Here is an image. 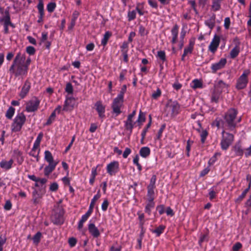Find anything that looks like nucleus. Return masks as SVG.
<instances>
[{
	"instance_id": "obj_46",
	"label": "nucleus",
	"mask_w": 251,
	"mask_h": 251,
	"mask_svg": "<svg viewBox=\"0 0 251 251\" xmlns=\"http://www.w3.org/2000/svg\"><path fill=\"white\" fill-rule=\"evenodd\" d=\"M56 7V4L55 2H50L47 5V10L48 12L51 13L52 12Z\"/></svg>"
},
{
	"instance_id": "obj_49",
	"label": "nucleus",
	"mask_w": 251,
	"mask_h": 251,
	"mask_svg": "<svg viewBox=\"0 0 251 251\" xmlns=\"http://www.w3.org/2000/svg\"><path fill=\"white\" fill-rule=\"evenodd\" d=\"M157 56L163 62L166 60L165 53L164 51H158L157 52Z\"/></svg>"
},
{
	"instance_id": "obj_38",
	"label": "nucleus",
	"mask_w": 251,
	"mask_h": 251,
	"mask_svg": "<svg viewBox=\"0 0 251 251\" xmlns=\"http://www.w3.org/2000/svg\"><path fill=\"white\" fill-rule=\"evenodd\" d=\"M41 236H42V234L40 232H37L36 233V234L34 235L32 238L33 243L34 244H35L36 245H37L40 241Z\"/></svg>"
},
{
	"instance_id": "obj_45",
	"label": "nucleus",
	"mask_w": 251,
	"mask_h": 251,
	"mask_svg": "<svg viewBox=\"0 0 251 251\" xmlns=\"http://www.w3.org/2000/svg\"><path fill=\"white\" fill-rule=\"evenodd\" d=\"M161 94V90L159 88H157L156 91H154L151 97L154 99H158Z\"/></svg>"
},
{
	"instance_id": "obj_1",
	"label": "nucleus",
	"mask_w": 251,
	"mask_h": 251,
	"mask_svg": "<svg viewBox=\"0 0 251 251\" xmlns=\"http://www.w3.org/2000/svg\"><path fill=\"white\" fill-rule=\"evenodd\" d=\"M25 54H22L21 52L17 54L12 65L10 66L9 71L12 75H14L16 77L19 75H24L27 74V65H25Z\"/></svg>"
},
{
	"instance_id": "obj_31",
	"label": "nucleus",
	"mask_w": 251,
	"mask_h": 251,
	"mask_svg": "<svg viewBox=\"0 0 251 251\" xmlns=\"http://www.w3.org/2000/svg\"><path fill=\"white\" fill-rule=\"evenodd\" d=\"M148 201V203L145 207V212L150 215L151 214V209L154 206V202L153 201Z\"/></svg>"
},
{
	"instance_id": "obj_29",
	"label": "nucleus",
	"mask_w": 251,
	"mask_h": 251,
	"mask_svg": "<svg viewBox=\"0 0 251 251\" xmlns=\"http://www.w3.org/2000/svg\"><path fill=\"white\" fill-rule=\"evenodd\" d=\"M223 0H213L212 4V9L214 11L219 10L221 8V3Z\"/></svg>"
},
{
	"instance_id": "obj_13",
	"label": "nucleus",
	"mask_w": 251,
	"mask_h": 251,
	"mask_svg": "<svg viewBox=\"0 0 251 251\" xmlns=\"http://www.w3.org/2000/svg\"><path fill=\"white\" fill-rule=\"evenodd\" d=\"M96 109L99 114L100 118H103L105 117V107L102 103L101 101H98L95 104Z\"/></svg>"
},
{
	"instance_id": "obj_48",
	"label": "nucleus",
	"mask_w": 251,
	"mask_h": 251,
	"mask_svg": "<svg viewBox=\"0 0 251 251\" xmlns=\"http://www.w3.org/2000/svg\"><path fill=\"white\" fill-rule=\"evenodd\" d=\"M16 154L17 156V161L19 164H21L24 161V157L22 156V153L21 151H18L16 152Z\"/></svg>"
},
{
	"instance_id": "obj_51",
	"label": "nucleus",
	"mask_w": 251,
	"mask_h": 251,
	"mask_svg": "<svg viewBox=\"0 0 251 251\" xmlns=\"http://www.w3.org/2000/svg\"><path fill=\"white\" fill-rule=\"evenodd\" d=\"M128 42H123L121 46V51L122 52H128Z\"/></svg>"
},
{
	"instance_id": "obj_55",
	"label": "nucleus",
	"mask_w": 251,
	"mask_h": 251,
	"mask_svg": "<svg viewBox=\"0 0 251 251\" xmlns=\"http://www.w3.org/2000/svg\"><path fill=\"white\" fill-rule=\"evenodd\" d=\"M126 85H124L121 89L120 93L117 96L124 99V96L125 93L126 92Z\"/></svg>"
},
{
	"instance_id": "obj_44",
	"label": "nucleus",
	"mask_w": 251,
	"mask_h": 251,
	"mask_svg": "<svg viewBox=\"0 0 251 251\" xmlns=\"http://www.w3.org/2000/svg\"><path fill=\"white\" fill-rule=\"evenodd\" d=\"M40 152V149L38 151H31L29 152V155L36 158V161L38 162L39 160V154Z\"/></svg>"
},
{
	"instance_id": "obj_41",
	"label": "nucleus",
	"mask_w": 251,
	"mask_h": 251,
	"mask_svg": "<svg viewBox=\"0 0 251 251\" xmlns=\"http://www.w3.org/2000/svg\"><path fill=\"white\" fill-rule=\"evenodd\" d=\"M100 197V190L98 192L97 194L95 195L92 199L90 205L94 207L96 201Z\"/></svg>"
},
{
	"instance_id": "obj_57",
	"label": "nucleus",
	"mask_w": 251,
	"mask_h": 251,
	"mask_svg": "<svg viewBox=\"0 0 251 251\" xmlns=\"http://www.w3.org/2000/svg\"><path fill=\"white\" fill-rule=\"evenodd\" d=\"M217 192L214 190V188H211L209 190V196L210 200L214 199L216 197Z\"/></svg>"
},
{
	"instance_id": "obj_40",
	"label": "nucleus",
	"mask_w": 251,
	"mask_h": 251,
	"mask_svg": "<svg viewBox=\"0 0 251 251\" xmlns=\"http://www.w3.org/2000/svg\"><path fill=\"white\" fill-rule=\"evenodd\" d=\"M249 188H246L242 193L241 195H240L238 198L235 201L236 202H240L245 197L247 193L248 192Z\"/></svg>"
},
{
	"instance_id": "obj_30",
	"label": "nucleus",
	"mask_w": 251,
	"mask_h": 251,
	"mask_svg": "<svg viewBox=\"0 0 251 251\" xmlns=\"http://www.w3.org/2000/svg\"><path fill=\"white\" fill-rule=\"evenodd\" d=\"M32 197L33 202L34 204H37L39 202V200L42 197V196L35 189L32 192Z\"/></svg>"
},
{
	"instance_id": "obj_47",
	"label": "nucleus",
	"mask_w": 251,
	"mask_h": 251,
	"mask_svg": "<svg viewBox=\"0 0 251 251\" xmlns=\"http://www.w3.org/2000/svg\"><path fill=\"white\" fill-rule=\"evenodd\" d=\"M55 117H56V114H55V112H53L51 114L50 116L46 125H50L52 123V122L54 120Z\"/></svg>"
},
{
	"instance_id": "obj_27",
	"label": "nucleus",
	"mask_w": 251,
	"mask_h": 251,
	"mask_svg": "<svg viewBox=\"0 0 251 251\" xmlns=\"http://www.w3.org/2000/svg\"><path fill=\"white\" fill-rule=\"evenodd\" d=\"M216 16L213 14L209 19L205 21V23L210 29H212L215 26V20Z\"/></svg>"
},
{
	"instance_id": "obj_20",
	"label": "nucleus",
	"mask_w": 251,
	"mask_h": 251,
	"mask_svg": "<svg viewBox=\"0 0 251 251\" xmlns=\"http://www.w3.org/2000/svg\"><path fill=\"white\" fill-rule=\"evenodd\" d=\"M240 51L239 43L237 44L231 50L229 54L230 57L234 59L236 57Z\"/></svg>"
},
{
	"instance_id": "obj_25",
	"label": "nucleus",
	"mask_w": 251,
	"mask_h": 251,
	"mask_svg": "<svg viewBox=\"0 0 251 251\" xmlns=\"http://www.w3.org/2000/svg\"><path fill=\"white\" fill-rule=\"evenodd\" d=\"M150 152L151 150L148 147H144L141 148L139 151L140 155L144 158H146L148 157L150 155Z\"/></svg>"
},
{
	"instance_id": "obj_56",
	"label": "nucleus",
	"mask_w": 251,
	"mask_h": 251,
	"mask_svg": "<svg viewBox=\"0 0 251 251\" xmlns=\"http://www.w3.org/2000/svg\"><path fill=\"white\" fill-rule=\"evenodd\" d=\"M26 51L27 53L30 55H33L35 52V50L34 47L32 46H28L26 47Z\"/></svg>"
},
{
	"instance_id": "obj_6",
	"label": "nucleus",
	"mask_w": 251,
	"mask_h": 251,
	"mask_svg": "<svg viewBox=\"0 0 251 251\" xmlns=\"http://www.w3.org/2000/svg\"><path fill=\"white\" fill-rule=\"evenodd\" d=\"M64 211L61 208L57 209L51 216V221L54 224L61 225L64 222Z\"/></svg>"
},
{
	"instance_id": "obj_5",
	"label": "nucleus",
	"mask_w": 251,
	"mask_h": 251,
	"mask_svg": "<svg viewBox=\"0 0 251 251\" xmlns=\"http://www.w3.org/2000/svg\"><path fill=\"white\" fill-rule=\"evenodd\" d=\"M250 74L249 70H245L242 75L237 79L236 85V88L237 89H242L245 88L248 84V76Z\"/></svg>"
},
{
	"instance_id": "obj_33",
	"label": "nucleus",
	"mask_w": 251,
	"mask_h": 251,
	"mask_svg": "<svg viewBox=\"0 0 251 251\" xmlns=\"http://www.w3.org/2000/svg\"><path fill=\"white\" fill-rule=\"evenodd\" d=\"M191 87L194 89L202 88V82L198 79H194L191 84Z\"/></svg>"
},
{
	"instance_id": "obj_7",
	"label": "nucleus",
	"mask_w": 251,
	"mask_h": 251,
	"mask_svg": "<svg viewBox=\"0 0 251 251\" xmlns=\"http://www.w3.org/2000/svg\"><path fill=\"white\" fill-rule=\"evenodd\" d=\"M123 102L124 99L118 96L114 99L111 107L113 112L116 114V116L121 113V107L123 105Z\"/></svg>"
},
{
	"instance_id": "obj_18",
	"label": "nucleus",
	"mask_w": 251,
	"mask_h": 251,
	"mask_svg": "<svg viewBox=\"0 0 251 251\" xmlns=\"http://www.w3.org/2000/svg\"><path fill=\"white\" fill-rule=\"evenodd\" d=\"M13 163V160L11 159L9 161L5 160H2L0 162V167L4 170H7L12 168V164Z\"/></svg>"
},
{
	"instance_id": "obj_24",
	"label": "nucleus",
	"mask_w": 251,
	"mask_h": 251,
	"mask_svg": "<svg viewBox=\"0 0 251 251\" xmlns=\"http://www.w3.org/2000/svg\"><path fill=\"white\" fill-rule=\"evenodd\" d=\"M45 160L49 163H58V162L53 160L51 152L49 151H45Z\"/></svg>"
},
{
	"instance_id": "obj_62",
	"label": "nucleus",
	"mask_w": 251,
	"mask_h": 251,
	"mask_svg": "<svg viewBox=\"0 0 251 251\" xmlns=\"http://www.w3.org/2000/svg\"><path fill=\"white\" fill-rule=\"evenodd\" d=\"M131 151L129 148H126V149L123 154V157L124 158H126L127 157V156L129 155V154L131 153Z\"/></svg>"
},
{
	"instance_id": "obj_37",
	"label": "nucleus",
	"mask_w": 251,
	"mask_h": 251,
	"mask_svg": "<svg viewBox=\"0 0 251 251\" xmlns=\"http://www.w3.org/2000/svg\"><path fill=\"white\" fill-rule=\"evenodd\" d=\"M156 180V176L155 175H153L150 180L149 185L148 186V188L153 189L155 188V184Z\"/></svg>"
},
{
	"instance_id": "obj_23",
	"label": "nucleus",
	"mask_w": 251,
	"mask_h": 251,
	"mask_svg": "<svg viewBox=\"0 0 251 251\" xmlns=\"http://www.w3.org/2000/svg\"><path fill=\"white\" fill-rule=\"evenodd\" d=\"M233 150L235 152L236 155L242 156L243 154V150L240 143H237L233 147Z\"/></svg>"
},
{
	"instance_id": "obj_60",
	"label": "nucleus",
	"mask_w": 251,
	"mask_h": 251,
	"mask_svg": "<svg viewBox=\"0 0 251 251\" xmlns=\"http://www.w3.org/2000/svg\"><path fill=\"white\" fill-rule=\"evenodd\" d=\"M151 126V121H149V123L146 126V127L143 129V130L142 131V132L141 133V136H143V138L144 137L146 136V134L148 131V129Z\"/></svg>"
},
{
	"instance_id": "obj_2",
	"label": "nucleus",
	"mask_w": 251,
	"mask_h": 251,
	"mask_svg": "<svg viewBox=\"0 0 251 251\" xmlns=\"http://www.w3.org/2000/svg\"><path fill=\"white\" fill-rule=\"evenodd\" d=\"M237 111L234 108L229 109L226 113L223 121V128L225 130L233 131L241 119H237Z\"/></svg>"
},
{
	"instance_id": "obj_59",
	"label": "nucleus",
	"mask_w": 251,
	"mask_h": 251,
	"mask_svg": "<svg viewBox=\"0 0 251 251\" xmlns=\"http://www.w3.org/2000/svg\"><path fill=\"white\" fill-rule=\"evenodd\" d=\"M193 143V141L191 140H188L187 142L186 151H187V155L189 156V152L191 150V147Z\"/></svg>"
},
{
	"instance_id": "obj_50",
	"label": "nucleus",
	"mask_w": 251,
	"mask_h": 251,
	"mask_svg": "<svg viewBox=\"0 0 251 251\" xmlns=\"http://www.w3.org/2000/svg\"><path fill=\"white\" fill-rule=\"evenodd\" d=\"M139 32L141 36H144L148 33L145 28L142 25L139 26Z\"/></svg>"
},
{
	"instance_id": "obj_63",
	"label": "nucleus",
	"mask_w": 251,
	"mask_h": 251,
	"mask_svg": "<svg viewBox=\"0 0 251 251\" xmlns=\"http://www.w3.org/2000/svg\"><path fill=\"white\" fill-rule=\"evenodd\" d=\"M76 243V240L75 238L72 237L69 239V244L71 247H74Z\"/></svg>"
},
{
	"instance_id": "obj_19",
	"label": "nucleus",
	"mask_w": 251,
	"mask_h": 251,
	"mask_svg": "<svg viewBox=\"0 0 251 251\" xmlns=\"http://www.w3.org/2000/svg\"><path fill=\"white\" fill-rule=\"evenodd\" d=\"M58 163H49V165L44 169V175L49 176V175L55 169Z\"/></svg>"
},
{
	"instance_id": "obj_4",
	"label": "nucleus",
	"mask_w": 251,
	"mask_h": 251,
	"mask_svg": "<svg viewBox=\"0 0 251 251\" xmlns=\"http://www.w3.org/2000/svg\"><path fill=\"white\" fill-rule=\"evenodd\" d=\"M26 120L25 115L23 113H18L15 117L12 125V130L14 132L19 131Z\"/></svg>"
},
{
	"instance_id": "obj_9",
	"label": "nucleus",
	"mask_w": 251,
	"mask_h": 251,
	"mask_svg": "<svg viewBox=\"0 0 251 251\" xmlns=\"http://www.w3.org/2000/svg\"><path fill=\"white\" fill-rule=\"evenodd\" d=\"M75 99L73 97L67 96L62 110L66 111L72 110L75 106Z\"/></svg>"
},
{
	"instance_id": "obj_11",
	"label": "nucleus",
	"mask_w": 251,
	"mask_h": 251,
	"mask_svg": "<svg viewBox=\"0 0 251 251\" xmlns=\"http://www.w3.org/2000/svg\"><path fill=\"white\" fill-rule=\"evenodd\" d=\"M226 63V59L221 58L219 62L212 64L211 67L212 72L215 73L217 71L222 69L225 66Z\"/></svg>"
},
{
	"instance_id": "obj_17",
	"label": "nucleus",
	"mask_w": 251,
	"mask_h": 251,
	"mask_svg": "<svg viewBox=\"0 0 251 251\" xmlns=\"http://www.w3.org/2000/svg\"><path fill=\"white\" fill-rule=\"evenodd\" d=\"M30 83L28 81H26L25 82L24 86L22 87L21 92L20 94V96L21 98L23 99L25 97L26 94L28 93L30 89Z\"/></svg>"
},
{
	"instance_id": "obj_28",
	"label": "nucleus",
	"mask_w": 251,
	"mask_h": 251,
	"mask_svg": "<svg viewBox=\"0 0 251 251\" xmlns=\"http://www.w3.org/2000/svg\"><path fill=\"white\" fill-rule=\"evenodd\" d=\"M165 226L160 225L155 229H151V231L156 234V236H159L164 231Z\"/></svg>"
},
{
	"instance_id": "obj_43",
	"label": "nucleus",
	"mask_w": 251,
	"mask_h": 251,
	"mask_svg": "<svg viewBox=\"0 0 251 251\" xmlns=\"http://www.w3.org/2000/svg\"><path fill=\"white\" fill-rule=\"evenodd\" d=\"M136 12L135 10L129 11L128 12L127 17L129 21L133 20L136 18Z\"/></svg>"
},
{
	"instance_id": "obj_36",
	"label": "nucleus",
	"mask_w": 251,
	"mask_h": 251,
	"mask_svg": "<svg viewBox=\"0 0 251 251\" xmlns=\"http://www.w3.org/2000/svg\"><path fill=\"white\" fill-rule=\"evenodd\" d=\"M39 2L37 5L39 15L44 16V4L42 0H39Z\"/></svg>"
},
{
	"instance_id": "obj_42",
	"label": "nucleus",
	"mask_w": 251,
	"mask_h": 251,
	"mask_svg": "<svg viewBox=\"0 0 251 251\" xmlns=\"http://www.w3.org/2000/svg\"><path fill=\"white\" fill-rule=\"evenodd\" d=\"M145 114L143 113L141 110L140 111L137 122L138 123H142L145 121Z\"/></svg>"
},
{
	"instance_id": "obj_39",
	"label": "nucleus",
	"mask_w": 251,
	"mask_h": 251,
	"mask_svg": "<svg viewBox=\"0 0 251 251\" xmlns=\"http://www.w3.org/2000/svg\"><path fill=\"white\" fill-rule=\"evenodd\" d=\"M65 91L68 93V95L73 94L74 89L72 84L68 82L66 84Z\"/></svg>"
},
{
	"instance_id": "obj_8",
	"label": "nucleus",
	"mask_w": 251,
	"mask_h": 251,
	"mask_svg": "<svg viewBox=\"0 0 251 251\" xmlns=\"http://www.w3.org/2000/svg\"><path fill=\"white\" fill-rule=\"evenodd\" d=\"M119 170V163L117 161L110 162L107 165L106 170L108 174L110 176L115 175Z\"/></svg>"
},
{
	"instance_id": "obj_35",
	"label": "nucleus",
	"mask_w": 251,
	"mask_h": 251,
	"mask_svg": "<svg viewBox=\"0 0 251 251\" xmlns=\"http://www.w3.org/2000/svg\"><path fill=\"white\" fill-rule=\"evenodd\" d=\"M154 189L148 188V201H153L154 199Z\"/></svg>"
},
{
	"instance_id": "obj_34",
	"label": "nucleus",
	"mask_w": 251,
	"mask_h": 251,
	"mask_svg": "<svg viewBox=\"0 0 251 251\" xmlns=\"http://www.w3.org/2000/svg\"><path fill=\"white\" fill-rule=\"evenodd\" d=\"M15 113V109L11 106L6 111V117L8 119H11Z\"/></svg>"
},
{
	"instance_id": "obj_58",
	"label": "nucleus",
	"mask_w": 251,
	"mask_h": 251,
	"mask_svg": "<svg viewBox=\"0 0 251 251\" xmlns=\"http://www.w3.org/2000/svg\"><path fill=\"white\" fill-rule=\"evenodd\" d=\"M109 202L107 199H105L101 204V209L102 211H105L108 208Z\"/></svg>"
},
{
	"instance_id": "obj_21",
	"label": "nucleus",
	"mask_w": 251,
	"mask_h": 251,
	"mask_svg": "<svg viewBox=\"0 0 251 251\" xmlns=\"http://www.w3.org/2000/svg\"><path fill=\"white\" fill-rule=\"evenodd\" d=\"M0 21L3 22V26H9L11 21L8 10L5 11V16L0 19Z\"/></svg>"
},
{
	"instance_id": "obj_53",
	"label": "nucleus",
	"mask_w": 251,
	"mask_h": 251,
	"mask_svg": "<svg viewBox=\"0 0 251 251\" xmlns=\"http://www.w3.org/2000/svg\"><path fill=\"white\" fill-rule=\"evenodd\" d=\"M6 238L5 236H0V251H3V245L5 243Z\"/></svg>"
},
{
	"instance_id": "obj_32",
	"label": "nucleus",
	"mask_w": 251,
	"mask_h": 251,
	"mask_svg": "<svg viewBox=\"0 0 251 251\" xmlns=\"http://www.w3.org/2000/svg\"><path fill=\"white\" fill-rule=\"evenodd\" d=\"M111 36V32H110L109 31H106L105 33L103 38L101 40V45H103V46H105L106 45L107 41Z\"/></svg>"
},
{
	"instance_id": "obj_52",
	"label": "nucleus",
	"mask_w": 251,
	"mask_h": 251,
	"mask_svg": "<svg viewBox=\"0 0 251 251\" xmlns=\"http://www.w3.org/2000/svg\"><path fill=\"white\" fill-rule=\"evenodd\" d=\"M180 110V105L177 102H174V114H178Z\"/></svg>"
},
{
	"instance_id": "obj_14",
	"label": "nucleus",
	"mask_w": 251,
	"mask_h": 251,
	"mask_svg": "<svg viewBox=\"0 0 251 251\" xmlns=\"http://www.w3.org/2000/svg\"><path fill=\"white\" fill-rule=\"evenodd\" d=\"M88 230L94 238H98L100 235V232L94 224L91 223L89 224Z\"/></svg>"
},
{
	"instance_id": "obj_10",
	"label": "nucleus",
	"mask_w": 251,
	"mask_h": 251,
	"mask_svg": "<svg viewBox=\"0 0 251 251\" xmlns=\"http://www.w3.org/2000/svg\"><path fill=\"white\" fill-rule=\"evenodd\" d=\"M40 101L37 99L32 100L26 103V110L28 112L36 111L39 107Z\"/></svg>"
},
{
	"instance_id": "obj_15",
	"label": "nucleus",
	"mask_w": 251,
	"mask_h": 251,
	"mask_svg": "<svg viewBox=\"0 0 251 251\" xmlns=\"http://www.w3.org/2000/svg\"><path fill=\"white\" fill-rule=\"evenodd\" d=\"M220 38L218 36H215L209 46V50L213 53L215 52L219 46Z\"/></svg>"
},
{
	"instance_id": "obj_61",
	"label": "nucleus",
	"mask_w": 251,
	"mask_h": 251,
	"mask_svg": "<svg viewBox=\"0 0 251 251\" xmlns=\"http://www.w3.org/2000/svg\"><path fill=\"white\" fill-rule=\"evenodd\" d=\"M58 188V185L57 183L54 182L50 184V189L51 191H56Z\"/></svg>"
},
{
	"instance_id": "obj_26",
	"label": "nucleus",
	"mask_w": 251,
	"mask_h": 251,
	"mask_svg": "<svg viewBox=\"0 0 251 251\" xmlns=\"http://www.w3.org/2000/svg\"><path fill=\"white\" fill-rule=\"evenodd\" d=\"M194 44L192 43H190L189 46L185 48L184 50L183 54L182 56V60L184 59L185 56H186L188 54H191L193 50Z\"/></svg>"
},
{
	"instance_id": "obj_22",
	"label": "nucleus",
	"mask_w": 251,
	"mask_h": 251,
	"mask_svg": "<svg viewBox=\"0 0 251 251\" xmlns=\"http://www.w3.org/2000/svg\"><path fill=\"white\" fill-rule=\"evenodd\" d=\"M221 92H218L214 90L211 95V102L218 103L221 98Z\"/></svg>"
},
{
	"instance_id": "obj_3",
	"label": "nucleus",
	"mask_w": 251,
	"mask_h": 251,
	"mask_svg": "<svg viewBox=\"0 0 251 251\" xmlns=\"http://www.w3.org/2000/svg\"><path fill=\"white\" fill-rule=\"evenodd\" d=\"M223 129L222 135V138L220 143L221 148L223 150H226L234 140V136L231 133L225 132Z\"/></svg>"
},
{
	"instance_id": "obj_16",
	"label": "nucleus",
	"mask_w": 251,
	"mask_h": 251,
	"mask_svg": "<svg viewBox=\"0 0 251 251\" xmlns=\"http://www.w3.org/2000/svg\"><path fill=\"white\" fill-rule=\"evenodd\" d=\"M228 85L226 83H225L223 80H220L218 81L217 83L215 85V90L218 92H222L227 89Z\"/></svg>"
},
{
	"instance_id": "obj_64",
	"label": "nucleus",
	"mask_w": 251,
	"mask_h": 251,
	"mask_svg": "<svg viewBox=\"0 0 251 251\" xmlns=\"http://www.w3.org/2000/svg\"><path fill=\"white\" fill-rule=\"evenodd\" d=\"M242 247V244L239 243L237 242L235 245H233L232 247V250L234 251H238L239 249H240Z\"/></svg>"
},
{
	"instance_id": "obj_54",
	"label": "nucleus",
	"mask_w": 251,
	"mask_h": 251,
	"mask_svg": "<svg viewBox=\"0 0 251 251\" xmlns=\"http://www.w3.org/2000/svg\"><path fill=\"white\" fill-rule=\"evenodd\" d=\"M208 238L207 234H201L200 236V240H199V244L200 245H201L202 242L204 241H207Z\"/></svg>"
},
{
	"instance_id": "obj_12",
	"label": "nucleus",
	"mask_w": 251,
	"mask_h": 251,
	"mask_svg": "<svg viewBox=\"0 0 251 251\" xmlns=\"http://www.w3.org/2000/svg\"><path fill=\"white\" fill-rule=\"evenodd\" d=\"M136 114V110H134L133 111L132 113L129 114L128 116L127 119L126 121L125 122V127L127 130L130 131V132H132V129L133 128V124L132 118Z\"/></svg>"
}]
</instances>
